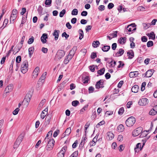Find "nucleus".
Wrapping results in <instances>:
<instances>
[{"mask_svg": "<svg viewBox=\"0 0 157 157\" xmlns=\"http://www.w3.org/2000/svg\"><path fill=\"white\" fill-rule=\"evenodd\" d=\"M24 136L25 133H21L20 135L19 136L13 145V148H17L18 147L22 141Z\"/></svg>", "mask_w": 157, "mask_h": 157, "instance_id": "1", "label": "nucleus"}, {"mask_svg": "<svg viewBox=\"0 0 157 157\" xmlns=\"http://www.w3.org/2000/svg\"><path fill=\"white\" fill-rule=\"evenodd\" d=\"M136 121V119L134 117H130L126 120L125 123L127 126L130 127L133 126Z\"/></svg>", "mask_w": 157, "mask_h": 157, "instance_id": "2", "label": "nucleus"}, {"mask_svg": "<svg viewBox=\"0 0 157 157\" xmlns=\"http://www.w3.org/2000/svg\"><path fill=\"white\" fill-rule=\"evenodd\" d=\"M28 69V63L27 60H25L22 63L21 67V71L23 74L25 73Z\"/></svg>", "mask_w": 157, "mask_h": 157, "instance_id": "3", "label": "nucleus"}, {"mask_svg": "<svg viewBox=\"0 0 157 157\" xmlns=\"http://www.w3.org/2000/svg\"><path fill=\"white\" fill-rule=\"evenodd\" d=\"M54 143L55 141L53 139H51L47 143H44L43 144L45 145L46 144H47V145L46 146V150L47 151H50L52 149L54 145Z\"/></svg>", "mask_w": 157, "mask_h": 157, "instance_id": "4", "label": "nucleus"}, {"mask_svg": "<svg viewBox=\"0 0 157 157\" xmlns=\"http://www.w3.org/2000/svg\"><path fill=\"white\" fill-rule=\"evenodd\" d=\"M65 54V52L63 50H59L55 56V59L59 60L63 57Z\"/></svg>", "mask_w": 157, "mask_h": 157, "instance_id": "5", "label": "nucleus"}, {"mask_svg": "<svg viewBox=\"0 0 157 157\" xmlns=\"http://www.w3.org/2000/svg\"><path fill=\"white\" fill-rule=\"evenodd\" d=\"M32 94H27L25 97V98L24 99L23 103L25 106L27 107L30 101L31 98Z\"/></svg>", "mask_w": 157, "mask_h": 157, "instance_id": "6", "label": "nucleus"}, {"mask_svg": "<svg viewBox=\"0 0 157 157\" xmlns=\"http://www.w3.org/2000/svg\"><path fill=\"white\" fill-rule=\"evenodd\" d=\"M148 102V100L147 98H143L140 99L138 103L140 105L143 106L147 105Z\"/></svg>", "mask_w": 157, "mask_h": 157, "instance_id": "7", "label": "nucleus"}, {"mask_svg": "<svg viewBox=\"0 0 157 157\" xmlns=\"http://www.w3.org/2000/svg\"><path fill=\"white\" fill-rule=\"evenodd\" d=\"M143 130V128L141 127H139L134 130L132 132V136H137L141 134Z\"/></svg>", "mask_w": 157, "mask_h": 157, "instance_id": "8", "label": "nucleus"}, {"mask_svg": "<svg viewBox=\"0 0 157 157\" xmlns=\"http://www.w3.org/2000/svg\"><path fill=\"white\" fill-rule=\"evenodd\" d=\"M52 131H50L48 132L47 133L45 138L44 140L42 142L43 144H44V143H47L48 142L49 140V138H50L52 136Z\"/></svg>", "mask_w": 157, "mask_h": 157, "instance_id": "9", "label": "nucleus"}, {"mask_svg": "<svg viewBox=\"0 0 157 157\" xmlns=\"http://www.w3.org/2000/svg\"><path fill=\"white\" fill-rule=\"evenodd\" d=\"M40 70V68L39 67H36L34 70L32 75V78L34 79L37 76Z\"/></svg>", "mask_w": 157, "mask_h": 157, "instance_id": "10", "label": "nucleus"}, {"mask_svg": "<svg viewBox=\"0 0 157 157\" xmlns=\"http://www.w3.org/2000/svg\"><path fill=\"white\" fill-rule=\"evenodd\" d=\"M67 150V147H63L59 152L58 153L57 156L58 157H63L65 156V154Z\"/></svg>", "mask_w": 157, "mask_h": 157, "instance_id": "11", "label": "nucleus"}, {"mask_svg": "<svg viewBox=\"0 0 157 157\" xmlns=\"http://www.w3.org/2000/svg\"><path fill=\"white\" fill-rule=\"evenodd\" d=\"M136 26L135 23L132 24L128 26L126 29L128 32H131L136 30V28H135Z\"/></svg>", "mask_w": 157, "mask_h": 157, "instance_id": "12", "label": "nucleus"}, {"mask_svg": "<svg viewBox=\"0 0 157 157\" xmlns=\"http://www.w3.org/2000/svg\"><path fill=\"white\" fill-rule=\"evenodd\" d=\"M77 47L76 46L74 47L70 52V53L68 55V57L69 56L70 58H72L74 55L75 53V51L77 50Z\"/></svg>", "mask_w": 157, "mask_h": 157, "instance_id": "13", "label": "nucleus"}, {"mask_svg": "<svg viewBox=\"0 0 157 157\" xmlns=\"http://www.w3.org/2000/svg\"><path fill=\"white\" fill-rule=\"evenodd\" d=\"M114 137V135L111 132H108L106 133V139L107 140H112Z\"/></svg>", "mask_w": 157, "mask_h": 157, "instance_id": "14", "label": "nucleus"}, {"mask_svg": "<svg viewBox=\"0 0 157 157\" xmlns=\"http://www.w3.org/2000/svg\"><path fill=\"white\" fill-rule=\"evenodd\" d=\"M155 72L153 69H151L148 70L145 73V76L146 77H150L153 75Z\"/></svg>", "mask_w": 157, "mask_h": 157, "instance_id": "15", "label": "nucleus"}, {"mask_svg": "<svg viewBox=\"0 0 157 157\" xmlns=\"http://www.w3.org/2000/svg\"><path fill=\"white\" fill-rule=\"evenodd\" d=\"M96 88L97 89H99L100 88H103V82L101 80H100L98 81L95 85Z\"/></svg>", "mask_w": 157, "mask_h": 157, "instance_id": "16", "label": "nucleus"}, {"mask_svg": "<svg viewBox=\"0 0 157 157\" xmlns=\"http://www.w3.org/2000/svg\"><path fill=\"white\" fill-rule=\"evenodd\" d=\"M141 143H138L136 144V147L134 148L136 152H138L141 150L143 147V146L141 147Z\"/></svg>", "mask_w": 157, "mask_h": 157, "instance_id": "17", "label": "nucleus"}, {"mask_svg": "<svg viewBox=\"0 0 157 157\" xmlns=\"http://www.w3.org/2000/svg\"><path fill=\"white\" fill-rule=\"evenodd\" d=\"M157 113V105L155 106L153 109H151L149 112V114L150 115H154Z\"/></svg>", "mask_w": 157, "mask_h": 157, "instance_id": "18", "label": "nucleus"}, {"mask_svg": "<svg viewBox=\"0 0 157 157\" xmlns=\"http://www.w3.org/2000/svg\"><path fill=\"white\" fill-rule=\"evenodd\" d=\"M48 38V35L46 33H44L41 37V40L43 44L46 43L47 42L46 39Z\"/></svg>", "mask_w": 157, "mask_h": 157, "instance_id": "19", "label": "nucleus"}, {"mask_svg": "<svg viewBox=\"0 0 157 157\" xmlns=\"http://www.w3.org/2000/svg\"><path fill=\"white\" fill-rule=\"evenodd\" d=\"M48 108H46L40 114V118L43 119L48 114Z\"/></svg>", "mask_w": 157, "mask_h": 157, "instance_id": "20", "label": "nucleus"}, {"mask_svg": "<svg viewBox=\"0 0 157 157\" xmlns=\"http://www.w3.org/2000/svg\"><path fill=\"white\" fill-rule=\"evenodd\" d=\"M139 75V72L137 71L131 72L129 73V77L130 78H134L138 76Z\"/></svg>", "mask_w": 157, "mask_h": 157, "instance_id": "21", "label": "nucleus"}, {"mask_svg": "<svg viewBox=\"0 0 157 157\" xmlns=\"http://www.w3.org/2000/svg\"><path fill=\"white\" fill-rule=\"evenodd\" d=\"M51 117L50 115H47L45 119V125H48L51 121Z\"/></svg>", "mask_w": 157, "mask_h": 157, "instance_id": "22", "label": "nucleus"}, {"mask_svg": "<svg viewBox=\"0 0 157 157\" xmlns=\"http://www.w3.org/2000/svg\"><path fill=\"white\" fill-rule=\"evenodd\" d=\"M13 88V85L12 84H10L7 86L5 89V91L6 93H8L11 91Z\"/></svg>", "mask_w": 157, "mask_h": 157, "instance_id": "23", "label": "nucleus"}, {"mask_svg": "<svg viewBox=\"0 0 157 157\" xmlns=\"http://www.w3.org/2000/svg\"><path fill=\"white\" fill-rule=\"evenodd\" d=\"M59 31V30H55L53 33V35L55 36V40H57L58 38Z\"/></svg>", "mask_w": 157, "mask_h": 157, "instance_id": "24", "label": "nucleus"}, {"mask_svg": "<svg viewBox=\"0 0 157 157\" xmlns=\"http://www.w3.org/2000/svg\"><path fill=\"white\" fill-rule=\"evenodd\" d=\"M47 75L46 72L44 73L41 76L40 78L39 82H41L42 83L44 82V80L45 79Z\"/></svg>", "mask_w": 157, "mask_h": 157, "instance_id": "25", "label": "nucleus"}, {"mask_svg": "<svg viewBox=\"0 0 157 157\" xmlns=\"http://www.w3.org/2000/svg\"><path fill=\"white\" fill-rule=\"evenodd\" d=\"M87 138L86 137V136H83L82 137L81 142L80 143V146L81 147H83L85 141L87 140Z\"/></svg>", "mask_w": 157, "mask_h": 157, "instance_id": "26", "label": "nucleus"}, {"mask_svg": "<svg viewBox=\"0 0 157 157\" xmlns=\"http://www.w3.org/2000/svg\"><path fill=\"white\" fill-rule=\"evenodd\" d=\"M124 51L122 49H120L118 52H117L115 54V56L118 57L122 55L124 53Z\"/></svg>", "mask_w": 157, "mask_h": 157, "instance_id": "27", "label": "nucleus"}, {"mask_svg": "<svg viewBox=\"0 0 157 157\" xmlns=\"http://www.w3.org/2000/svg\"><path fill=\"white\" fill-rule=\"evenodd\" d=\"M147 36L149 37V39L154 40L155 39V35L153 32H152L148 34Z\"/></svg>", "mask_w": 157, "mask_h": 157, "instance_id": "28", "label": "nucleus"}, {"mask_svg": "<svg viewBox=\"0 0 157 157\" xmlns=\"http://www.w3.org/2000/svg\"><path fill=\"white\" fill-rule=\"evenodd\" d=\"M126 39L125 37H121L118 40L119 42L121 44H124L126 42Z\"/></svg>", "mask_w": 157, "mask_h": 157, "instance_id": "29", "label": "nucleus"}, {"mask_svg": "<svg viewBox=\"0 0 157 157\" xmlns=\"http://www.w3.org/2000/svg\"><path fill=\"white\" fill-rule=\"evenodd\" d=\"M138 86L137 85H135L132 87V91L134 93H137L138 91Z\"/></svg>", "mask_w": 157, "mask_h": 157, "instance_id": "30", "label": "nucleus"}, {"mask_svg": "<svg viewBox=\"0 0 157 157\" xmlns=\"http://www.w3.org/2000/svg\"><path fill=\"white\" fill-rule=\"evenodd\" d=\"M124 129V127L122 124H120L117 128V131L119 132H122Z\"/></svg>", "mask_w": 157, "mask_h": 157, "instance_id": "31", "label": "nucleus"}, {"mask_svg": "<svg viewBox=\"0 0 157 157\" xmlns=\"http://www.w3.org/2000/svg\"><path fill=\"white\" fill-rule=\"evenodd\" d=\"M127 55L128 58L132 59L134 56V53L133 51H129L127 52Z\"/></svg>", "mask_w": 157, "mask_h": 157, "instance_id": "32", "label": "nucleus"}, {"mask_svg": "<svg viewBox=\"0 0 157 157\" xmlns=\"http://www.w3.org/2000/svg\"><path fill=\"white\" fill-rule=\"evenodd\" d=\"M78 32L79 35V39L81 40L84 36L83 32L82 29H80L78 30Z\"/></svg>", "mask_w": 157, "mask_h": 157, "instance_id": "33", "label": "nucleus"}, {"mask_svg": "<svg viewBox=\"0 0 157 157\" xmlns=\"http://www.w3.org/2000/svg\"><path fill=\"white\" fill-rule=\"evenodd\" d=\"M34 51V48L33 47H31L29 49V56L30 57H31V55L33 53Z\"/></svg>", "mask_w": 157, "mask_h": 157, "instance_id": "34", "label": "nucleus"}, {"mask_svg": "<svg viewBox=\"0 0 157 157\" xmlns=\"http://www.w3.org/2000/svg\"><path fill=\"white\" fill-rule=\"evenodd\" d=\"M144 29H147L151 26V24L149 23H143L142 24Z\"/></svg>", "mask_w": 157, "mask_h": 157, "instance_id": "35", "label": "nucleus"}, {"mask_svg": "<svg viewBox=\"0 0 157 157\" xmlns=\"http://www.w3.org/2000/svg\"><path fill=\"white\" fill-rule=\"evenodd\" d=\"M110 48V46L108 45L105 46L102 48V50L104 52H107L109 51Z\"/></svg>", "mask_w": 157, "mask_h": 157, "instance_id": "36", "label": "nucleus"}, {"mask_svg": "<svg viewBox=\"0 0 157 157\" xmlns=\"http://www.w3.org/2000/svg\"><path fill=\"white\" fill-rule=\"evenodd\" d=\"M17 17V15H12L11 14L10 20V22H13Z\"/></svg>", "mask_w": 157, "mask_h": 157, "instance_id": "37", "label": "nucleus"}, {"mask_svg": "<svg viewBox=\"0 0 157 157\" xmlns=\"http://www.w3.org/2000/svg\"><path fill=\"white\" fill-rule=\"evenodd\" d=\"M100 44V43L98 41H94L93 43V46L94 48H97Z\"/></svg>", "mask_w": 157, "mask_h": 157, "instance_id": "38", "label": "nucleus"}, {"mask_svg": "<svg viewBox=\"0 0 157 157\" xmlns=\"http://www.w3.org/2000/svg\"><path fill=\"white\" fill-rule=\"evenodd\" d=\"M71 132V129L70 128H67L65 132V134L66 135H68Z\"/></svg>", "mask_w": 157, "mask_h": 157, "instance_id": "39", "label": "nucleus"}, {"mask_svg": "<svg viewBox=\"0 0 157 157\" xmlns=\"http://www.w3.org/2000/svg\"><path fill=\"white\" fill-rule=\"evenodd\" d=\"M105 71V68H103L102 69L98 70V73L100 75H102L104 74Z\"/></svg>", "mask_w": 157, "mask_h": 157, "instance_id": "40", "label": "nucleus"}, {"mask_svg": "<svg viewBox=\"0 0 157 157\" xmlns=\"http://www.w3.org/2000/svg\"><path fill=\"white\" fill-rule=\"evenodd\" d=\"M69 56L68 57V56L66 57L65 59L63 62L64 64H67L70 61V60L72 59V58H70L69 57Z\"/></svg>", "mask_w": 157, "mask_h": 157, "instance_id": "41", "label": "nucleus"}, {"mask_svg": "<svg viewBox=\"0 0 157 157\" xmlns=\"http://www.w3.org/2000/svg\"><path fill=\"white\" fill-rule=\"evenodd\" d=\"M78 10L77 9H73L71 12V14L73 15H76L78 14Z\"/></svg>", "mask_w": 157, "mask_h": 157, "instance_id": "42", "label": "nucleus"}, {"mask_svg": "<svg viewBox=\"0 0 157 157\" xmlns=\"http://www.w3.org/2000/svg\"><path fill=\"white\" fill-rule=\"evenodd\" d=\"M46 102V100L45 99H43L40 102L39 105V106L40 107L42 108L44 105V104H45Z\"/></svg>", "mask_w": 157, "mask_h": 157, "instance_id": "43", "label": "nucleus"}, {"mask_svg": "<svg viewBox=\"0 0 157 157\" xmlns=\"http://www.w3.org/2000/svg\"><path fill=\"white\" fill-rule=\"evenodd\" d=\"M66 12V11L65 10H63L61 11L60 12L59 15V17H63V16L64 14Z\"/></svg>", "mask_w": 157, "mask_h": 157, "instance_id": "44", "label": "nucleus"}, {"mask_svg": "<svg viewBox=\"0 0 157 157\" xmlns=\"http://www.w3.org/2000/svg\"><path fill=\"white\" fill-rule=\"evenodd\" d=\"M52 3V0H46L45 4L46 5L48 6H51Z\"/></svg>", "mask_w": 157, "mask_h": 157, "instance_id": "45", "label": "nucleus"}, {"mask_svg": "<svg viewBox=\"0 0 157 157\" xmlns=\"http://www.w3.org/2000/svg\"><path fill=\"white\" fill-rule=\"evenodd\" d=\"M146 132H147V131H144L143 132H142L140 135V137H143L146 136L147 135Z\"/></svg>", "mask_w": 157, "mask_h": 157, "instance_id": "46", "label": "nucleus"}, {"mask_svg": "<svg viewBox=\"0 0 157 157\" xmlns=\"http://www.w3.org/2000/svg\"><path fill=\"white\" fill-rule=\"evenodd\" d=\"M124 108L123 107L120 108L118 112L119 114L121 115L124 113Z\"/></svg>", "mask_w": 157, "mask_h": 157, "instance_id": "47", "label": "nucleus"}, {"mask_svg": "<svg viewBox=\"0 0 157 157\" xmlns=\"http://www.w3.org/2000/svg\"><path fill=\"white\" fill-rule=\"evenodd\" d=\"M79 104V101H74L72 102V104L74 106H76Z\"/></svg>", "mask_w": 157, "mask_h": 157, "instance_id": "48", "label": "nucleus"}, {"mask_svg": "<svg viewBox=\"0 0 157 157\" xmlns=\"http://www.w3.org/2000/svg\"><path fill=\"white\" fill-rule=\"evenodd\" d=\"M153 45V43L152 41H149L147 43V46L149 47L152 46Z\"/></svg>", "mask_w": 157, "mask_h": 157, "instance_id": "49", "label": "nucleus"}, {"mask_svg": "<svg viewBox=\"0 0 157 157\" xmlns=\"http://www.w3.org/2000/svg\"><path fill=\"white\" fill-rule=\"evenodd\" d=\"M105 124V122L104 121H101L97 124L96 127L97 128H98L100 125H103V124Z\"/></svg>", "mask_w": 157, "mask_h": 157, "instance_id": "50", "label": "nucleus"}, {"mask_svg": "<svg viewBox=\"0 0 157 157\" xmlns=\"http://www.w3.org/2000/svg\"><path fill=\"white\" fill-rule=\"evenodd\" d=\"M34 38L33 36H32L31 38H29L28 41V43L29 44H32L34 40Z\"/></svg>", "mask_w": 157, "mask_h": 157, "instance_id": "51", "label": "nucleus"}, {"mask_svg": "<svg viewBox=\"0 0 157 157\" xmlns=\"http://www.w3.org/2000/svg\"><path fill=\"white\" fill-rule=\"evenodd\" d=\"M78 151H75L71 155L70 157H77L78 156Z\"/></svg>", "mask_w": 157, "mask_h": 157, "instance_id": "52", "label": "nucleus"}, {"mask_svg": "<svg viewBox=\"0 0 157 157\" xmlns=\"http://www.w3.org/2000/svg\"><path fill=\"white\" fill-rule=\"evenodd\" d=\"M90 79L89 78L88 76H86L84 78V82L83 83H88V81Z\"/></svg>", "mask_w": 157, "mask_h": 157, "instance_id": "53", "label": "nucleus"}, {"mask_svg": "<svg viewBox=\"0 0 157 157\" xmlns=\"http://www.w3.org/2000/svg\"><path fill=\"white\" fill-rule=\"evenodd\" d=\"M118 63H119V65L117 67L118 68L122 67L124 65V63H123V62L121 61H118Z\"/></svg>", "mask_w": 157, "mask_h": 157, "instance_id": "54", "label": "nucleus"}, {"mask_svg": "<svg viewBox=\"0 0 157 157\" xmlns=\"http://www.w3.org/2000/svg\"><path fill=\"white\" fill-rule=\"evenodd\" d=\"M21 48V47L19 48H17L16 47H15L13 51V53L14 54H16L17 52H18L19 50H20V49Z\"/></svg>", "mask_w": 157, "mask_h": 157, "instance_id": "55", "label": "nucleus"}, {"mask_svg": "<svg viewBox=\"0 0 157 157\" xmlns=\"http://www.w3.org/2000/svg\"><path fill=\"white\" fill-rule=\"evenodd\" d=\"M95 66L94 65H92L89 67V68L92 72H94L95 70Z\"/></svg>", "mask_w": 157, "mask_h": 157, "instance_id": "56", "label": "nucleus"}, {"mask_svg": "<svg viewBox=\"0 0 157 157\" xmlns=\"http://www.w3.org/2000/svg\"><path fill=\"white\" fill-rule=\"evenodd\" d=\"M117 32L115 31L114 32H113V33L110 34V36H111L112 38H114V37H116L117 36Z\"/></svg>", "mask_w": 157, "mask_h": 157, "instance_id": "57", "label": "nucleus"}, {"mask_svg": "<svg viewBox=\"0 0 157 157\" xmlns=\"http://www.w3.org/2000/svg\"><path fill=\"white\" fill-rule=\"evenodd\" d=\"M26 9L25 8H22L20 14L21 15H23L26 12Z\"/></svg>", "mask_w": 157, "mask_h": 157, "instance_id": "58", "label": "nucleus"}, {"mask_svg": "<svg viewBox=\"0 0 157 157\" xmlns=\"http://www.w3.org/2000/svg\"><path fill=\"white\" fill-rule=\"evenodd\" d=\"M59 132V130H57L55 131L53 134V136L55 137H56L58 135Z\"/></svg>", "mask_w": 157, "mask_h": 157, "instance_id": "59", "label": "nucleus"}, {"mask_svg": "<svg viewBox=\"0 0 157 157\" xmlns=\"http://www.w3.org/2000/svg\"><path fill=\"white\" fill-rule=\"evenodd\" d=\"M21 60V57L20 56H18L16 57V61L17 63H19Z\"/></svg>", "mask_w": 157, "mask_h": 157, "instance_id": "60", "label": "nucleus"}, {"mask_svg": "<svg viewBox=\"0 0 157 157\" xmlns=\"http://www.w3.org/2000/svg\"><path fill=\"white\" fill-rule=\"evenodd\" d=\"M8 20L7 19H5L4 21L3 24V26H4V28L5 27L7 24L8 23Z\"/></svg>", "mask_w": 157, "mask_h": 157, "instance_id": "61", "label": "nucleus"}, {"mask_svg": "<svg viewBox=\"0 0 157 157\" xmlns=\"http://www.w3.org/2000/svg\"><path fill=\"white\" fill-rule=\"evenodd\" d=\"M94 87H93L92 86L89 87V89H88V90L89 91V93H93V91H94Z\"/></svg>", "mask_w": 157, "mask_h": 157, "instance_id": "62", "label": "nucleus"}, {"mask_svg": "<svg viewBox=\"0 0 157 157\" xmlns=\"http://www.w3.org/2000/svg\"><path fill=\"white\" fill-rule=\"evenodd\" d=\"M19 111V108H17L13 112V114L14 115H17Z\"/></svg>", "mask_w": 157, "mask_h": 157, "instance_id": "63", "label": "nucleus"}, {"mask_svg": "<svg viewBox=\"0 0 157 157\" xmlns=\"http://www.w3.org/2000/svg\"><path fill=\"white\" fill-rule=\"evenodd\" d=\"M114 6V4L113 3H110L108 5V8L109 9H111Z\"/></svg>", "mask_w": 157, "mask_h": 157, "instance_id": "64", "label": "nucleus"}]
</instances>
